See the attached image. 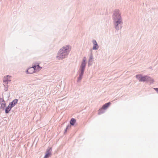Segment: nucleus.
I'll use <instances>...</instances> for the list:
<instances>
[{
	"mask_svg": "<svg viewBox=\"0 0 158 158\" xmlns=\"http://www.w3.org/2000/svg\"><path fill=\"white\" fill-rule=\"evenodd\" d=\"M71 49V47L69 46L66 45L63 47L58 52L57 57L59 59L64 58L68 54Z\"/></svg>",
	"mask_w": 158,
	"mask_h": 158,
	"instance_id": "f257e3e1",
	"label": "nucleus"
},
{
	"mask_svg": "<svg viewBox=\"0 0 158 158\" xmlns=\"http://www.w3.org/2000/svg\"><path fill=\"white\" fill-rule=\"evenodd\" d=\"M115 12H116L114 14L113 18L114 22L115 23V28L116 29L118 30L121 27V23L122 22L121 16L118 10H117Z\"/></svg>",
	"mask_w": 158,
	"mask_h": 158,
	"instance_id": "f03ea898",
	"label": "nucleus"
},
{
	"mask_svg": "<svg viewBox=\"0 0 158 158\" xmlns=\"http://www.w3.org/2000/svg\"><path fill=\"white\" fill-rule=\"evenodd\" d=\"M136 77L140 81H153L151 77L147 76L143 77L141 75H138L136 76Z\"/></svg>",
	"mask_w": 158,
	"mask_h": 158,
	"instance_id": "7ed1b4c3",
	"label": "nucleus"
},
{
	"mask_svg": "<svg viewBox=\"0 0 158 158\" xmlns=\"http://www.w3.org/2000/svg\"><path fill=\"white\" fill-rule=\"evenodd\" d=\"M11 76L9 75L6 76L4 77L3 78V82H5V84H8L9 81H11Z\"/></svg>",
	"mask_w": 158,
	"mask_h": 158,
	"instance_id": "20e7f679",
	"label": "nucleus"
},
{
	"mask_svg": "<svg viewBox=\"0 0 158 158\" xmlns=\"http://www.w3.org/2000/svg\"><path fill=\"white\" fill-rule=\"evenodd\" d=\"M86 62L85 60L84 59L83 60V62H82V63L81 65V67L80 68V69L81 70V72H82V76L83 75L84 71L85 70V66Z\"/></svg>",
	"mask_w": 158,
	"mask_h": 158,
	"instance_id": "39448f33",
	"label": "nucleus"
},
{
	"mask_svg": "<svg viewBox=\"0 0 158 158\" xmlns=\"http://www.w3.org/2000/svg\"><path fill=\"white\" fill-rule=\"evenodd\" d=\"M33 66L29 68L27 70V73L32 74L35 73V70Z\"/></svg>",
	"mask_w": 158,
	"mask_h": 158,
	"instance_id": "423d86ee",
	"label": "nucleus"
},
{
	"mask_svg": "<svg viewBox=\"0 0 158 158\" xmlns=\"http://www.w3.org/2000/svg\"><path fill=\"white\" fill-rule=\"evenodd\" d=\"M33 66L35 70V73L36 71H39L42 68L40 66L39 64H37L36 65H33Z\"/></svg>",
	"mask_w": 158,
	"mask_h": 158,
	"instance_id": "0eeeda50",
	"label": "nucleus"
},
{
	"mask_svg": "<svg viewBox=\"0 0 158 158\" xmlns=\"http://www.w3.org/2000/svg\"><path fill=\"white\" fill-rule=\"evenodd\" d=\"M51 148L50 149L48 150L46 152V154L44 157V158H48L51 155Z\"/></svg>",
	"mask_w": 158,
	"mask_h": 158,
	"instance_id": "6e6552de",
	"label": "nucleus"
},
{
	"mask_svg": "<svg viewBox=\"0 0 158 158\" xmlns=\"http://www.w3.org/2000/svg\"><path fill=\"white\" fill-rule=\"evenodd\" d=\"M13 107V106H11L10 105V103L8 105L7 107L5 110V113H8L10 110Z\"/></svg>",
	"mask_w": 158,
	"mask_h": 158,
	"instance_id": "1a4fd4ad",
	"label": "nucleus"
},
{
	"mask_svg": "<svg viewBox=\"0 0 158 158\" xmlns=\"http://www.w3.org/2000/svg\"><path fill=\"white\" fill-rule=\"evenodd\" d=\"M110 102L105 104L103 106L102 108L99 110V111H100V110H102V109H106L110 106Z\"/></svg>",
	"mask_w": 158,
	"mask_h": 158,
	"instance_id": "9d476101",
	"label": "nucleus"
},
{
	"mask_svg": "<svg viewBox=\"0 0 158 158\" xmlns=\"http://www.w3.org/2000/svg\"><path fill=\"white\" fill-rule=\"evenodd\" d=\"M93 43L94 45L93 47V49L94 50L98 49V46L96 41L95 40H94L93 41Z\"/></svg>",
	"mask_w": 158,
	"mask_h": 158,
	"instance_id": "9b49d317",
	"label": "nucleus"
},
{
	"mask_svg": "<svg viewBox=\"0 0 158 158\" xmlns=\"http://www.w3.org/2000/svg\"><path fill=\"white\" fill-rule=\"evenodd\" d=\"M18 100L17 99H15L11 103H10V105L11 106H13V107L17 103Z\"/></svg>",
	"mask_w": 158,
	"mask_h": 158,
	"instance_id": "f8f14e48",
	"label": "nucleus"
},
{
	"mask_svg": "<svg viewBox=\"0 0 158 158\" xmlns=\"http://www.w3.org/2000/svg\"><path fill=\"white\" fill-rule=\"evenodd\" d=\"M76 120L73 118H72L70 121V123L71 125L73 126L74 125V124L76 123Z\"/></svg>",
	"mask_w": 158,
	"mask_h": 158,
	"instance_id": "ddd939ff",
	"label": "nucleus"
},
{
	"mask_svg": "<svg viewBox=\"0 0 158 158\" xmlns=\"http://www.w3.org/2000/svg\"><path fill=\"white\" fill-rule=\"evenodd\" d=\"M6 106V103L5 101L2 99V101L1 104V107L2 108L4 109Z\"/></svg>",
	"mask_w": 158,
	"mask_h": 158,
	"instance_id": "4468645a",
	"label": "nucleus"
},
{
	"mask_svg": "<svg viewBox=\"0 0 158 158\" xmlns=\"http://www.w3.org/2000/svg\"><path fill=\"white\" fill-rule=\"evenodd\" d=\"M8 84H5V82H3V85H4V89L5 91H7V90L8 89Z\"/></svg>",
	"mask_w": 158,
	"mask_h": 158,
	"instance_id": "2eb2a0df",
	"label": "nucleus"
},
{
	"mask_svg": "<svg viewBox=\"0 0 158 158\" xmlns=\"http://www.w3.org/2000/svg\"><path fill=\"white\" fill-rule=\"evenodd\" d=\"M83 75L82 76V72H81V74L80 75L79 77V80H81L82 78Z\"/></svg>",
	"mask_w": 158,
	"mask_h": 158,
	"instance_id": "dca6fc26",
	"label": "nucleus"
},
{
	"mask_svg": "<svg viewBox=\"0 0 158 158\" xmlns=\"http://www.w3.org/2000/svg\"><path fill=\"white\" fill-rule=\"evenodd\" d=\"M154 89L156 90L158 93V88H155Z\"/></svg>",
	"mask_w": 158,
	"mask_h": 158,
	"instance_id": "f3484780",
	"label": "nucleus"
},
{
	"mask_svg": "<svg viewBox=\"0 0 158 158\" xmlns=\"http://www.w3.org/2000/svg\"><path fill=\"white\" fill-rule=\"evenodd\" d=\"M99 114H100V112H99Z\"/></svg>",
	"mask_w": 158,
	"mask_h": 158,
	"instance_id": "a211bd4d",
	"label": "nucleus"
}]
</instances>
